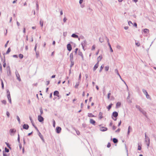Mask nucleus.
Instances as JSON below:
<instances>
[{"label":"nucleus","mask_w":156,"mask_h":156,"mask_svg":"<svg viewBox=\"0 0 156 156\" xmlns=\"http://www.w3.org/2000/svg\"><path fill=\"white\" fill-rule=\"evenodd\" d=\"M38 119L39 122H42L44 121V118L41 115H38Z\"/></svg>","instance_id":"nucleus-1"},{"label":"nucleus","mask_w":156,"mask_h":156,"mask_svg":"<svg viewBox=\"0 0 156 156\" xmlns=\"http://www.w3.org/2000/svg\"><path fill=\"white\" fill-rule=\"evenodd\" d=\"M16 130L14 129H11L10 130V133L11 135H13L16 132Z\"/></svg>","instance_id":"nucleus-2"},{"label":"nucleus","mask_w":156,"mask_h":156,"mask_svg":"<svg viewBox=\"0 0 156 156\" xmlns=\"http://www.w3.org/2000/svg\"><path fill=\"white\" fill-rule=\"evenodd\" d=\"M54 95L55 96H57L58 97H59V93L58 91L56 90L54 92Z\"/></svg>","instance_id":"nucleus-3"},{"label":"nucleus","mask_w":156,"mask_h":156,"mask_svg":"<svg viewBox=\"0 0 156 156\" xmlns=\"http://www.w3.org/2000/svg\"><path fill=\"white\" fill-rule=\"evenodd\" d=\"M100 129L101 131H105L107 130V128L104 127H100Z\"/></svg>","instance_id":"nucleus-4"},{"label":"nucleus","mask_w":156,"mask_h":156,"mask_svg":"<svg viewBox=\"0 0 156 156\" xmlns=\"http://www.w3.org/2000/svg\"><path fill=\"white\" fill-rule=\"evenodd\" d=\"M90 123L93 125H95L96 123L95 121L93 119H90Z\"/></svg>","instance_id":"nucleus-5"},{"label":"nucleus","mask_w":156,"mask_h":156,"mask_svg":"<svg viewBox=\"0 0 156 156\" xmlns=\"http://www.w3.org/2000/svg\"><path fill=\"white\" fill-rule=\"evenodd\" d=\"M67 48L68 51H70L72 50L71 45L70 44H68L67 45Z\"/></svg>","instance_id":"nucleus-6"},{"label":"nucleus","mask_w":156,"mask_h":156,"mask_svg":"<svg viewBox=\"0 0 156 156\" xmlns=\"http://www.w3.org/2000/svg\"><path fill=\"white\" fill-rule=\"evenodd\" d=\"M61 130V128L59 127H57L56 128V132L58 133H59Z\"/></svg>","instance_id":"nucleus-7"},{"label":"nucleus","mask_w":156,"mask_h":156,"mask_svg":"<svg viewBox=\"0 0 156 156\" xmlns=\"http://www.w3.org/2000/svg\"><path fill=\"white\" fill-rule=\"evenodd\" d=\"M29 127V126L27 124H24L23 125V128L26 129H27Z\"/></svg>","instance_id":"nucleus-8"},{"label":"nucleus","mask_w":156,"mask_h":156,"mask_svg":"<svg viewBox=\"0 0 156 156\" xmlns=\"http://www.w3.org/2000/svg\"><path fill=\"white\" fill-rule=\"evenodd\" d=\"M99 63L97 62V63L95 65L93 68V70L95 71L98 68V66Z\"/></svg>","instance_id":"nucleus-9"},{"label":"nucleus","mask_w":156,"mask_h":156,"mask_svg":"<svg viewBox=\"0 0 156 156\" xmlns=\"http://www.w3.org/2000/svg\"><path fill=\"white\" fill-rule=\"evenodd\" d=\"M146 139V140L145 141L146 145L148 146L149 145V140L146 137V136L145 135Z\"/></svg>","instance_id":"nucleus-10"},{"label":"nucleus","mask_w":156,"mask_h":156,"mask_svg":"<svg viewBox=\"0 0 156 156\" xmlns=\"http://www.w3.org/2000/svg\"><path fill=\"white\" fill-rule=\"evenodd\" d=\"M103 113L102 112H100L99 113V118L100 119H101L102 118H103V116H102Z\"/></svg>","instance_id":"nucleus-11"},{"label":"nucleus","mask_w":156,"mask_h":156,"mask_svg":"<svg viewBox=\"0 0 156 156\" xmlns=\"http://www.w3.org/2000/svg\"><path fill=\"white\" fill-rule=\"evenodd\" d=\"M112 115L113 117H116L118 115V113L117 112H114L112 114Z\"/></svg>","instance_id":"nucleus-12"},{"label":"nucleus","mask_w":156,"mask_h":156,"mask_svg":"<svg viewBox=\"0 0 156 156\" xmlns=\"http://www.w3.org/2000/svg\"><path fill=\"white\" fill-rule=\"evenodd\" d=\"M80 81H78V82L76 83L75 86V88H78V87L80 83Z\"/></svg>","instance_id":"nucleus-13"},{"label":"nucleus","mask_w":156,"mask_h":156,"mask_svg":"<svg viewBox=\"0 0 156 156\" xmlns=\"http://www.w3.org/2000/svg\"><path fill=\"white\" fill-rule=\"evenodd\" d=\"M43 23H44V21H43V20H41L40 21V24L41 25V26L42 27H43Z\"/></svg>","instance_id":"nucleus-14"},{"label":"nucleus","mask_w":156,"mask_h":156,"mask_svg":"<svg viewBox=\"0 0 156 156\" xmlns=\"http://www.w3.org/2000/svg\"><path fill=\"white\" fill-rule=\"evenodd\" d=\"M70 60L72 62H73V54H71L70 55Z\"/></svg>","instance_id":"nucleus-15"},{"label":"nucleus","mask_w":156,"mask_h":156,"mask_svg":"<svg viewBox=\"0 0 156 156\" xmlns=\"http://www.w3.org/2000/svg\"><path fill=\"white\" fill-rule=\"evenodd\" d=\"M144 32L145 33H148L149 32V30L147 29H145L144 30Z\"/></svg>","instance_id":"nucleus-16"},{"label":"nucleus","mask_w":156,"mask_h":156,"mask_svg":"<svg viewBox=\"0 0 156 156\" xmlns=\"http://www.w3.org/2000/svg\"><path fill=\"white\" fill-rule=\"evenodd\" d=\"M102 55H100L99 56L98 58V62L99 63V61H101V59H102Z\"/></svg>","instance_id":"nucleus-17"},{"label":"nucleus","mask_w":156,"mask_h":156,"mask_svg":"<svg viewBox=\"0 0 156 156\" xmlns=\"http://www.w3.org/2000/svg\"><path fill=\"white\" fill-rule=\"evenodd\" d=\"M121 105V103L120 102H118L116 104V107L118 108Z\"/></svg>","instance_id":"nucleus-18"},{"label":"nucleus","mask_w":156,"mask_h":156,"mask_svg":"<svg viewBox=\"0 0 156 156\" xmlns=\"http://www.w3.org/2000/svg\"><path fill=\"white\" fill-rule=\"evenodd\" d=\"M16 77H17L18 80L19 81H20L21 80V79L20 78V75H19V74H16Z\"/></svg>","instance_id":"nucleus-19"},{"label":"nucleus","mask_w":156,"mask_h":156,"mask_svg":"<svg viewBox=\"0 0 156 156\" xmlns=\"http://www.w3.org/2000/svg\"><path fill=\"white\" fill-rule=\"evenodd\" d=\"M7 98L9 102L11 103V99L10 95L7 96Z\"/></svg>","instance_id":"nucleus-20"},{"label":"nucleus","mask_w":156,"mask_h":156,"mask_svg":"<svg viewBox=\"0 0 156 156\" xmlns=\"http://www.w3.org/2000/svg\"><path fill=\"white\" fill-rule=\"evenodd\" d=\"M136 108L139 109V110L141 112H142V110L141 108H140V106L139 105H136Z\"/></svg>","instance_id":"nucleus-21"},{"label":"nucleus","mask_w":156,"mask_h":156,"mask_svg":"<svg viewBox=\"0 0 156 156\" xmlns=\"http://www.w3.org/2000/svg\"><path fill=\"white\" fill-rule=\"evenodd\" d=\"M72 37L76 38H77L78 37V36L77 35H76L75 34H73L72 35Z\"/></svg>","instance_id":"nucleus-22"},{"label":"nucleus","mask_w":156,"mask_h":156,"mask_svg":"<svg viewBox=\"0 0 156 156\" xmlns=\"http://www.w3.org/2000/svg\"><path fill=\"white\" fill-rule=\"evenodd\" d=\"M88 116L90 117H94V115L92 113H89Z\"/></svg>","instance_id":"nucleus-23"},{"label":"nucleus","mask_w":156,"mask_h":156,"mask_svg":"<svg viewBox=\"0 0 156 156\" xmlns=\"http://www.w3.org/2000/svg\"><path fill=\"white\" fill-rule=\"evenodd\" d=\"M19 57L20 59H22L23 57V54H20L19 55Z\"/></svg>","instance_id":"nucleus-24"},{"label":"nucleus","mask_w":156,"mask_h":156,"mask_svg":"<svg viewBox=\"0 0 156 156\" xmlns=\"http://www.w3.org/2000/svg\"><path fill=\"white\" fill-rule=\"evenodd\" d=\"M112 105V104H111L107 107V108L108 109V110H109L111 108Z\"/></svg>","instance_id":"nucleus-25"},{"label":"nucleus","mask_w":156,"mask_h":156,"mask_svg":"<svg viewBox=\"0 0 156 156\" xmlns=\"http://www.w3.org/2000/svg\"><path fill=\"white\" fill-rule=\"evenodd\" d=\"M118 140L114 138L113 139V142H114V143H117L118 142Z\"/></svg>","instance_id":"nucleus-26"},{"label":"nucleus","mask_w":156,"mask_h":156,"mask_svg":"<svg viewBox=\"0 0 156 156\" xmlns=\"http://www.w3.org/2000/svg\"><path fill=\"white\" fill-rule=\"evenodd\" d=\"M39 135V136L42 139V140L43 141H44V139L43 136L40 133V134Z\"/></svg>","instance_id":"nucleus-27"},{"label":"nucleus","mask_w":156,"mask_h":156,"mask_svg":"<svg viewBox=\"0 0 156 156\" xmlns=\"http://www.w3.org/2000/svg\"><path fill=\"white\" fill-rule=\"evenodd\" d=\"M10 51H11V49H10V48H9L7 51H6V54H8L9 53V52Z\"/></svg>","instance_id":"nucleus-28"},{"label":"nucleus","mask_w":156,"mask_h":156,"mask_svg":"<svg viewBox=\"0 0 156 156\" xmlns=\"http://www.w3.org/2000/svg\"><path fill=\"white\" fill-rule=\"evenodd\" d=\"M3 66L5 68V67L6 66V63H5V60H4L3 61Z\"/></svg>","instance_id":"nucleus-29"},{"label":"nucleus","mask_w":156,"mask_h":156,"mask_svg":"<svg viewBox=\"0 0 156 156\" xmlns=\"http://www.w3.org/2000/svg\"><path fill=\"white\" fill-rule=\"evenodd\" d=\"M104 67V66L103 65H102L101 66V67H100V72H101V71L102 70V69H103Z\"/></svg>","instance_id":"nucleus-30"},{"label":"nucleus","mask_w":156,"mask_h":156,"mask_svg":"<svg viewBox=\"0 0 156 156\" xmlns=\"http://www.w3.org/2000/svg\"><path fill=\"white\" fill-rule=\"evenodd\" d=\"M111 95V94L110 93H109L108 94L107 97H108V99H109L110 96Z\"/></svg>","instance_id":"nucleus-31"},{"label":"nucleus","mask_w":156,"mask_h":156,"mask_svg":"<svg viewBox=\"0 0 156 156\" xmlns=\"http://www.w3.org/2000/svg\"><path fill=\"white\" fill-rule=\"evenodd\" d=\"M9 151V149L5 147V152H8Z\"/></svg>","instance_id":"nucleus-32"},{"label":"nucleus","mask_w":156,"mask_h":156,"mask_svg":"<svg viewBox=\"0 0 156 156\" xmlns=\"http://www.w3.org/2000/svg\"><path fill=\"white\" fill-rule=\"evenodd\" d=\"M143 92L144 93V94H145V95H147V92L146 91V90H143Z\"/></svg>","instance_id":"nucleus-33"},{"label":"nucleus","mask_w":156,"mask_h":156,"mask_svg":"<svg viewBox=\"0 0 156 156\" xmlns=\"http://www.w3.org/2000/svg\"><path fill=\"white\" fill-rule=\"evenodd\" d=\"M95 46L94 45L93 46H92V48L91 49V50H95Z\"/></svg>","instance_id":"nucleus-34"},{"label":"nucleus","mask_w":156,"mask_h":156,"mask_svg":"<svg viewBox=\"0 0 156 156\" xmlns=\"http://www.w3.org/2000/svg\"><path fill=\"white\" fill-rule=\"evenodd\" d=\"M109 69V66H106L105 67V69L106 71L108 70Z\"/></svg>","instance_id":"nucleus-35"},{"label":"nucleus","mask_w":156,"mask_h":156,"mask_svg":"<svg viewBox=\"0 0 156 156\" xmlns=\"http://www.w3.org/2000/svg\"><path fill=\"white\" fill-rule=\"evenodd\" d=\"M2 102L5 105L6 104V101L5 100H2Z\"/></svg>","instance_id":"nucleus-36"},{"label":"nucleus","mask_w":156,"mask_h":156,"mask_svg":"<svg viewBox=\"0 0 156 156\" xmlns=\"http://www.w3.org/2000/svg\"><path fill=\"white\" fill-rule=\"evenodd\" d=\"M2 88L3 89H4V84L2 80V83H1Z\"/></svg>","instance_id":"nucleus-37"},{"label":"nucleus","mask_w":156,"mask_h":156,"mask_svg":"<svg viewBox=\"0 0 156 156\" xmlns=\"http://www.w3.org/2000/svg\"><path fill=\"white\" fill-rule=\"evenodd\" d=\"M7 96L10 95V92H9V91L8 90H7Z\"/></svg>","instance_id":"nucleus-38"},{"label":"nucleus","mask_w":156,"mask_h":156,"mask_svg":"<svg viewBox=\"0 0 156 156\" xmlns=\"http://www.w3.org/2000/svg\"><path fill=\"white\" fill-rule=\"evenodd\" d=\"M6 115L8 117H9V115H10L9 113L8 112H6Z\"/></svg>","instance_id":"nucleus-39"},{"label":"nucleus","mask_w":156,"mask_h":156,"mask_svg":"<svg viewBox=\"0 0 156 156\" xmlns=\"http://www.w3.org/2000/svg\"><path fill=\"white\" fill-rule=\"evenodd\" d=\"M116 128V127L114 125H113L112 126V129L113 130H115Z\"/></svg>","instance_id":"nucleus-40"},{"label":"nucleus","mask_w":156,"mask_h":156,"mask_svg":"<svg viewBox=\"0 0 156 156\" xmlns=\"http://www.w3.org/2000/svg\"><path fill=\"white\" fill-rule=\"evenodd\" d=\"M79 55L81 56L83 54L82 52H80L79 53Z\"/></svg>","instance_id":"nucleus-41"},{"label":"nucleus","mask_w":156,"mask_h":156,"mask_svg":"<svg viewBox=\"0 0 156 156\" xmlns=\"http://www.w3.org/2000/svg\"><path fill=\"white\" fill-rule=\"evenodd\" d=\"M17 119L18 120V121L19 122H20V119L19 118V117L18 116H17Z\"/></svg>","instance_id":"nucleus-42"},{"label":"nucleus","mask_w":156,"mask_h":156,"mask_svg":"<svg viewBox=\"0 0 156 156\" xmlns=\"http://www.w3.org/2000/svg\"><path fill=\"white\" fill-rule=\"evenodd\" d=\"M40 111L41 112V115L43 113V111L42 109H40Z\"/></svg>","instance_id":"nucleus-43"},{"label":"nucleus","mask_w":156,"mask_h":156,"mask_svg":"<svg viewBox=\"0 0 156 156\" xmlns=\"http://www.w3.org/2000/svg\"><path fill=\"white\" fill-rule=\"evenodd\" d=\"M66 20H67V19H66V17H64L63 19V20L64 22H65L66 21Z\"/></svg>","instance_id":"nucleus-44"},{"label":"nucleus","mask_w":156,"mask_h":156,"mask_svg":"<svg viewBox=\"0 0 156 156\" xmlns=\"http://www.w3.org/2000/svg\"><path fill=\"white\" fill-rule=\"evenodd\" d=\"M81 78V74L80 73L79 76V80H80V81Z\"/></svg>","instance_id":"nucleus-45"},{"label":"nucleus","mask_w":156,"mask_h":156,"mask_svg":"<svg viewBox=\"0 0 156 156\" xmlns=\"http://www.w3.org/2000/svg\"><path fill=\"white\" fill-rule=\"evenodd\" d=\"M13 57H14V58H18V56L17 55H14L13 56Z\"/></svg>","instance_id":"nucleus-46"},{"label":"nucleus","mask_w":156,"mask_h":156,"mask_svg":"<svg viewBox=\"0 0 156 156\" xmlns=\"http://www.w3.org/2000/svg\"><path fill=\"white\" fill-rule=\"evenodd\" d=\"M3 156H8L7 154L5 153L4 151L3 152Z\"/></svg>","instance_id":"nucleus-47"},{"label":"nucleus","mask_w":156,"mask_h":156,"mask_svg":"<svg viewBox=\"0 0 156 156\" xmlns=\"http://www.w3.org/2000/svg\"><path fill=\"white\" fill-rule=\"evenodd\" d=\"M9 42V41H8L7 42H6V44H5V47H7V44H8Z\"/></svg>","instance_id":"nucleus-48"},{"label":"nucleus","mask_w":156,"mask_h":156,"mask_svg":"<svg viewBox=\"0 0 156 156\" xmlns=\"http://www.w3.org/2000/svg\"><path fill=\"white\" fill-rule=\"evenodd\" d=\"M23 32L24 33H26V28L25 27H24L23 28Z\"/></svg>","instance_id":"nucleus-49"},{"label":"nucleus","mask_w":156,"mask_h":156,"mask_svg":"<svg viewBox=\"0 0 156 156\" xmlns=\"http://www.w3.org/2000/svg\"><path fill=\"white\" fill-rule=\"evenodd\" d=\"M83 2V0H80L79 3L80 4H81Z\"/></svg>","instance_id":"nucleus-50"},{"label":"nucleus","mask_w":156,"mask_h":156,"mask_svg":"<svg viewBox=\"0 0 156 156\" xmlns=\"http://www.w3.org/2000/svg\"><path fill=\"white\" fill-rule=\"evenodd\" d=\"M53 126L54 127L55 126V121L54 120L53 121Z\"/></svg>","instance_id":"nucleus-51"},{"label":"nucleus","mask_w":156,"mask_h":156,"mask_svg":"<svg viewBox=\"0 0 156 156\" xmlns=\"http://www.w3.org/2000/svg\"><path fill=\"white\" fill-rule=\"evenodd\" d=\"M5 144H6L7 146H9V145L8 143L5 142Z\"/></svg>","instance_id":"nucleus-52"},{"label":"nucleus","mask_w":156,"mask_h":156,"mask_svg":"<svg viewBox=\"0 0 156 156\" xmlns=\"http://www.w3.org/2000/svg\"><path fill=\"white\" fill-rule=\"evenodd\" d=\"M108 45H109V47H110V48H111V45H110V44L109 43V42L108 40Z\"/></svg>","instance_id":"nucleus-53"},{"label":"nucleus","mask_w":156,"mask_h":156,"mask_svg":"<svg viewBox=\"0 0 156 156\" xmlns=\"http://www.w3.org/2000/svg\"><path fill=\"white\" fill-rule=\"evenodd\" d=\"M55 75H53L51 76V78H55Z\"/></svg>","instance_id":"nucleus-54"},{"label":"nucleus","mask_w":156,"mask_h":156,"mask_svg":"<svg viewBox=\"0 0 156 156\" xmlns=\"http://www.w3.org/2000/svg\"><path fill=\"white\" fill-rule=\"evenodd\" d=\"M111 146V144L110 143H108L107 146Z\"/></svg>","instance_id":"nucleus-55"},{"label":"nucleus","mask_w":156,"mask_h":156,"mask_svg":"<svg viewBox=\"0 0 156 156\" xmlns=\"http://www.w3.org/2000/svg\"><path fill=\"white\" fill-rule=\"evenodd\" d=\"M16 23L18 26H19L20 25V23L18 22H17Z\"/></svg>","instance_id":"nucleus-56"},{"label":"nucleus","mask_w":156,"mask_h":156,"mask_svg":"<svg viewBox=\"0 0 156 156\" xmlns=\"http://www.w3.org/2000/svg\"><path fill=\"white\" fill-rule=\"evenodd\" d=\"M81 57L82 58V60H84V57H83V55H82V56H81Z\"/></svg>","instance_id":"nucleus-57"},{"label":"nucleus","mask_w":156,"mask_h":156,"mask_svg":"<svg viewBox=\"0 0 156 156\" xmlns=\"http://www.w3.org/2000/svg\"><path fill=\"white\" fill-rule=\"evenodd\" d=\"M141 147H138V150H141Z\"/></svg>","instance_id":"nucleus-58"},{"label":"nucleus","mask_w":156,"mask_h":156,"mask_svg":"<svg viewBox=\"0 0 156 156\" xmlns=\"http://www.w3.org/2000/svg\"><path fill=\"white\" fill-rule=\"evenodd\" d=\"M52 97V93H51L50 95V97L51 98Z\"/></svg>","instance_id":"nucleus-59"},{"label":"nucleus","mask_w":156,"mask_h":156,"mask_svg":"<svg viewBox=\"0 0 156 156\" xmlns=\"http://www.w3.org/2000/svg\"><path fill=\"white\" fill-rule=\"evenodd\" d=\"M83 103H81V108H82L83 107Z\"/></svg>","instance_id":"nucleus-60"},{"label":"nucleus","mask_w":156,"mask_h":156,"mask_svg":"<svg viewBox=\"0 0 156 156\" xmlns=\"http://www.w3.org/2000/svg\"><path fill=\"white\" fill-rule=\"evenodd\" d=\"M146 97L147 98H149V95L147 94V95H146Z\"/></svg>","instance_id":"nucleus-61"},{"label":"nucleus","mask_w":156,"mask_h":156,"mask_svg":"<svg viewBox=\"0 0 156 156\" xmlns=\"http://www.w3.org/2000/svg\"><path fill=\"white\" fill-rule=\"evenodd\" d=\"M110 48V50H111V51L112 52H113V51L111 48H111Z\"/></svg>","instance_id":"nucleus-62"},{"label":"nucleus","mask_w":156,"mask_h":156,"mask_svg":"<svg viewBox=\"0 0 156 156\" xmlns=\"http://www.w3.org/2000/svg\"><path fill=\"white\" fill-rule=\"evenodd\" d=\"M17 0H15L14 1H13V3H15L16 2V1H17Z\"/></svg>","instance_id":"nucleus-63"},{"label":"nucleus","mask_w":156,"mask_h":156,"mask_svg":"<svg viewBox=\"0 0 156 156\" xmlns=\"http://www.w3.org/2000/svg\"><path fill=\"white\" fill-rule=\"evenodd\" d=\"M60 14L61 15H62L63 14L62 10H61V11H60Z\"/></svg>","instance_id":"nucleus-64"}]
</instances>
